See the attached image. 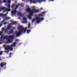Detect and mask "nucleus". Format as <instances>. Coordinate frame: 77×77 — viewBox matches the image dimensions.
<instances>
[{"label":"nucleus","instance_id":"8","mask_svg":"<svg viewBox=\"0 0 77 77\" xmlns=\"http://www.w3.org/2000/svg\"><path fill=\"white\" fill-rule=\"evenodd\" d=\"M6 63H2L1 64V67H3L4 66H6Z\"/></svg>","mask_w":77,"mask_h":77},{"label":"nucleus","instance_id":"50","mask_svg":"<svg viewBox=\"0 0 77 77\" xmlns=\"http://www.w3.org/2000/svg\"><path fill=\"white\" fill-rule=\"evenodd\" d=\"M44 9L43 8H40V9H41V10H42V9Z\"/></svg>","mask_w":77,"mask_h":77},{"label":"nucleus","instance_id":"21","mask_svg":"<svg viewBox=\"0 0 77 77\" xmlns=\"http://www.w3.org/2000/svg\"><path fill=\"white\" fill-rule=\"evenodd\" d=\"M11 11V9L10 8L8 9V11L7 12V13H8V12H10Z\"/></svg>","mask_w":77,"mask_h":77},{"label":"nucleus","instance_id":"31","mask_svg":"<svg viewBox=\"0 0 77 77\" xmlns=\"http://www.w3.org/2000/svg\"><path fill=\"white\" fill-rule=\"evenodd\" d=\"M6 21V19H4L3 21H2V23H3L4 22H5V21Z\"/></svg>","mask_w":77,"mask_h":77},{"label":"nucleus","instance_id":"9","mask_svg":"<svg viewBox=\"0 0 77 77\" xmlns=\"http://www.w3.org/2000/svg\"><path fill=\"white\" fill-rule=\"evenodd\" d=\"M10 48H11V46H10L8 47H6L5 48V50H8L9 49H10Z\"/></svg>","mask_w":77,"mask_h":77},{"label":"nucleus","instance_id":"36","mask_svg":"<svg viewBox=\"0 0 77 77\" xmlns=\"http://www.w3.org/2000/svg\"><path fill=\"white\" fill-rule=\"evenodd\" d=\"M26 7H27V8H30V7H29V5H26Z\"/></svg>","mask_w":77,"mask_h":77},{"label":"nucleus","instance_id":"48","mask_svg":"<svg viewBox=\"0 0 77 77\" xmlns=\"http://www.w3.org/2000/svg\"><path fill=\"white\" fill-rule=\"evenodd\" d=\"M18 41V39H16L15 40V41L16 42H17V41Z\"/></svg>","mask_w":77,"mask_h":77},{"label":"nucleus","instance_id":"35","mask_svg":"<svg viewBox=\"0 0 77 77\" xmlns=\"http://www.w3.org/2000/svg\"><path fill=\"white\" fill-rule=\"evenodd\" d=\"M31 9H34V8H35V6H34L31 7Z\"/></svg>","mask_w":77,"mask_h":77},{"label":"nucleus","instance_id":"1","mask_svg":"<svg viewBox=\"0 0 77 77\" xmlns=\"http://www.w3.org/2000/svg\"><path fill=\"white\" fill-rule=\"evenodd\" d=\"M14 36H15L14 35L8 36L7 35L5 36L4 35H2L1 37V38L4 39V40H7V44H10V43H12L13 42V40H11V39H14Z\"/></svg>","mask_w":77,"mask_h":77},{"label":"nucleus","instance_id":"29","mask_svg":"<svg viewBox=\"0 0 77 77\" xmlns=\"http://www.w3.org/2000/svg\"><path fill=\"white\" fill-rule=\"evenodd\" d=\"M37 2V1H34L33 2V3L34 4V3H36Z\"/></svg>","mask_w":77,"mask_h":77},{"label":"nucleus","instance_id":"46","mask_svg":"<svg viewBox=\"0 0 77 77\" xmlns=\"http://www.w3.org/2000/svg\"><path fill=\"white\" fill-rule=\"evenodd\" d=\"M40 0H37V2H40Z\"/></svg>","mask_w":77,"mask_h":77},{"label":"nucleus","instance_id":"24","mask_svg":"<svg viewBox=\"0 0 77 77\" xmlns=\"http://www.w3.org/2000/svg\"><path fill=\"white\" fill-rule=\"evenodd\" d=\"M10 19V17H7V18H6V19H5L6 20H9Z\"/></svg>","mask_w":77,"mask_h":77},{"label":"nucleus","instance_id":"22","mask_svg":"<svg viewBox=\"0 0 77 77\" xmlns=\"http://www.w3.org/2000/svg\"><path fill=\"white\" fill-rule=\"evenodd\" d=\"M35 20H36V19H33L32 20V23H34V21H35Z\"/></svg>","mask_w":77,"mask_h":77},{"label":"nucleus","instance_id":"53","mask_svg":"<svg viewBox=\"0 0 77 77\" xmlns=\"http://www.w3.org/2000/svg\"><path fill=\"white\" fill-rule=\"evenodd\" d=\"M32 0H31L30 2L32 3Z\"/></svg>","mask_w":77,"mask_h":77},{"label":"nucleus","instance_id":"52","mask_svg":"<svg viewBox=\"0 0 77 77\" xmlns=\"http://www.w3.org/2000/svg\"><path fill=\"white\" fill-rule=\"evenodd\" d=\"M9 54H10V55H12V53H9Z\"/></svg>","mask_w":77,"mask_h":77},{"label":"nucleus","instance_id":"26","mask_svg":"<svg viewBox=\"0 0 77 77\" xmlns=\"http://www.w3.org/2000/svg\"><path fill=\"white\" fill-rule=\"evenodd\" d=\"M39 17H44V16L42 15V14H40L39 15Z\"/></svg>","mask_w":77,"mask_h":77},{"label":"nucleus","instance_id":"6","mask_svg":"<svg viewBox=\"0 0 77 77\" xmlns=\"http://www.w3.org/2000/svg\"><path fill=\"white\" fill-rule=\"evenodd\" d=\"M34 13V14H36V13H39L40 12V10H38L34 9L33 11Z\"/></svg>","mask_w":77,"mask_h":77},{"label":"nucleus","instance_id":"17","mask_svg":"<svg viewBox=\"0 0 77 77\" xmlns=\"http://www.w3.org/2000/svg\"><path fill=\"white\" fill-rule=\"evenodd\" d=\"M17 23V22H13V24H14V25H16Z\"/></svg>","mask_w":77,"mask_h":77},{"label":"nucleus","instance_id":"51","mask_svg":"<svg viewBox=\"0 0 77 77\" xmlns=\"http://www.w3.org/2000/svg\"><path fill=\"white\" fill-rule=\"evenodd\" d=\"M20 17H23V15H22V14H21L20 15Z\"/></svg>","mask_w":77,"mask_h":77},{"label":"nucleus","instance_id":"14","mask_svg":"<svg viewBox=\"0 0 77 77\" xmlns=\"http://www.w3.org/2000/svg\"><path fill=\"white\" fill-rule=\"evenodd\" d=\"M30 23H29L28 25V29H30Z\"/></svg>","mask_w":77,"mask_h":77},{"label":"nucleus","instance_id":"28","mask_svg":"<svg viewBox=\"0 0 77 77\" xmlns=\"http://www.w3.org/2000/svg\"><path fill=\"white\" fill-rule=\"evenodd\" d=\"M45 13H46V12H45V11H43L42 13V14H45Z\"/></svg>","mask_w":77,"mask_h":77},{"label":"nucleus","instance_id":"37","mask_svg":"<svg viewBox=\"0 0 77 77\" xmlns=\"http://www.w3.org/2000/svg\"><path fill=\"white\" fill-rule=\"evenodd\" d=\"M23 20L25 21H27V20H26V18H23Z\"/></svg>","mask_w":77,"mask_h":77},{"label":"nucleus","instance_id":"25","mask_svg":"<svg viewBox=\"0 0 77 77\" xmlns=\"http://www.w3.org/2000/svg\"><path fill=\"white\" fill-rule=\"evenodd\" d=\"M3 51H1L0 52V55H2L3 54Z\"/></svg>","mask_w":77,"mask_h":77},{"label":"nucleus","instance_id":"39","mask_svg":"<svg viewBox=\"0 0 77 77\" xmlns=\"http://www.w3.org/2000/svg\"><path fill=\"white\" fill-rule=\"evenodd\" d=\"M4 3H6V0H3Z\"/></svg>","mask_w":77,"mask_h":77},{"label":"nucleus","instance_id":"20","mask_svg":"<svg viewBox=\"0 0 77 77\" xmlns=\"http://www.w3.org/2000/svg\"><path fill=\"white\" fill-rule=\"evenodd\" d=\"M19 6H20V3H18V5H16V6L17 7H19Z\"/></svg>","mask_w":77,"mask_h":77},{"label":"nucleus","instance_id":"12","mask_svg":"<svg viewBox=\"0 0 77 77\" xmlns=\"http://www.w3.org/2000/svg\"><path fill=\"white\" fill-rule=\"evenodd\" d=\"M14 7H15V4L13 3L12 5L11 6V8L13 9V8H14Z\"/></svg>","mask_w":77,"mask_h":77},{"label":"nucleus","instance_id":"58","mask_svg":"<svg viewBox=\"0 0 77 77\" xmlns=\"http://www.w3.org/2000/svg\"><path fill=\"white\" fill-rule=\"evenodd\" d=\"M1 11L2 10H0V12H1Z\"/></svg>","mask_w":77,"mask_h":77},{"label":"nucleus","instance_id":"55","mask_svg":"<svg viewBox=\"0 0 77 77\" xmlns=\"http://www.w3.org/2000/svg\"><path fill=\"white\" fill-rule=\"evenodd\" d=\"M6 31H7V29H6L5 30V32H6Z\"/></svg>","mask_w":77,"mask_h":77},{"label":"nucleus","instance_id":"38","mask_svg":"<svg viewBox=\"0 0 77 77\" xmlns=\"http://www.w3.org/2000/svg\"><path fill=\"white\" fill-rule=\"evenodd\" d=\"M18 7H17V6H16V8L14 10H17V9H18Z\"/></svg>","mask_w":77,"mask_h":77},{"label":"nucleus","instance_id":"34","mask_svg":"<svg viewBox=\"0 0 77 77\" xmlns=\"http://www.w3.org/2000/svg\"><path fill=\"white\" fill-rule=\"evenodd\" d=\"M8 3L10 4L11 3V1H10V0H8Z\"/></svg>","mask_w":77,"mask_h":77},{"label":"nucleus","instance_id":"33","mask_svg":"<svg viewBox=\"0 0 77 77\" xmlns=\"http://www.w3.org/2000/svg\"><path fill=\"white\" fill-rule=\"evenodd\" d=\"M5 53H9V51H5Z\"/></svg>","mask_w":77,"mask_h":77},{"label":"nucleus","instance_id":"5","mask_svg":"<svg viewBox=\"0 0 77 77\" xmlns=\"http://www.w3.org/2000/svg\"><path fill=\"white\" fill-rule=\"evenodd\" d=\"M21 33H22L21 31H19L17 33H16V36H17V37H19V36H20V35H21Z\"/></svg>","mask_w":77,"mask_h":77},{"label":"nucleus","instance_id":"30","mask_svg":"<svg viewBox=\"0 0 77 77\" xmlns=\"http://www.w3.org/2000/svg\"><path fill=\"white\" fill-rule=\"evenodd\" d=\"M5 7H3V8L1 10L2 11H3V10H5Z\"/></svg>","mask_w":77,"mask_h":77},{"label":"nucleus","instance_id":"42","mask_svg":"<svg viewBox=\"0 0 77 77\" xmlns=\"http://www.w3.org/2000/svg\"><path fill=\"white\" fill-rule=\"evenodd\" d=\"M7 14H8V13H6V14H5V17H6V16H7Z\"/></svg>","mask_w":77,"mask_h":77},{"label":"nucleus","instance_id":"47","mask_svg":"<svg viewBox=\"0 0 77 77\" xmlns=\"http://www.w3.org/2000/svg\"><path fill=\"white\" fill-rule=\"evenodd\" d=\"M13 46H14L13 45H11V46L10 47H13Z\"/></svg>","mask_w":77,"mask_h":77},{"label":"nucleus","instance_id":"10","mask_svg":"<svg viewBox=\"0 0 77 77\" xmlns=\"http://www.w3.org/2000/svg\"><path fill=\"white\" fill-rule=\"evenodd\" d=\"M14 30H10L9 31V34H12V33H14Z\"/></svg>","mask_w":77,"mask_h":77},{"label":"nucleus","instance_id":"27","mask_svg":"<svg viewBox=\"0 0 77 77\" xmlns=\"http://www.w3.org/2000/svg\"><path fill=\"white\" fill-rule=\"evenodd\" d=\"M23 23H27V21H26L25 20H23V22H22Z\"/></svg>","mask_w":77,"mask_h":77},{"label":"nucleus","instance_id":"7","mask_svg":"<svg viewBox=\"0 0 77 77\" xmlns=\"http://www.w3.org/2000/svg\"><path fill=\"white\" fill-rule=\"evenodd\" d=\"M17 11V10H13V11H11V13L13 15H15L16 14Z\"/></svg>","mask_w":77,"mask_h":77},{"label":"nucleus","instance_id":"60","mask_svg":"<svg viewBox=\"0 0 77 77\" xmlns=\"http://www.w3.org/2000/svg\"><path fill=\"white\" fill-rule=\"evenodd\" d=\"M0 27H1V26H0Z\"/></svg>","mask_w":77,"mask_h":77},{"label":"nucleus","instance_id":"15","mask_svg":"<svg viewBox=\"0 0 77 77\" xmlns=\"http://www.w3.org/2000/svg\"><path fill=\"white\" fill-rule=\"evenodd\" d=\"M26 11L28 12H30V8H27Z\"/></svg>","mask_w":77,"mask_h":77},{"label":"nucleus","instance_id":"45","mask_svg":"<svg viewBox=\"0 0 77 77\" xmlns=\"http://www.w3.org/2000/svg\"><path fill=\"white\" fill-rule=\"evenodd\" d=\"M5 47H6V45H3V47H4V48H5Z\"/></svg>","mask_w":77,"mask_h":77},{"label":"nucleus","instance_id":"41","mask_svg":"<svg viewBox=\"0 0 77 77\" xmlns=\"http://www.w3.org/2000/svg\"><path fill=\"white\" fill-rule=\"evenodd\" d=\"M10 50H11V51H12L13 50V48H11Z\"/></svg>","mask_w":77,"mask_h":77},{"label":"nucleus","instance_id":"56","mask_svg":"<svg viewBox=\"0 0 77 77\" xmlns=\"http://www.w3.org/2000/svg\"><path fill=\"white\" fill-rule=\"evenodd\" d=\"M0 60H2V59H1V58H0Z\"/></svg>","mask_w":77,"mask_h":77},{"label":"nucleus","instance_id":"44","mask_svg":"<svg viewBox=\"0 0 77 77\" xmlns=\"http://www.w3.org/2000/svg\"><path fill=\"white\" fill-rule=\"evenodd\" d=\"M8 9H6V10H5V12H6V11H8Z\"/></svg>","mask_w":77,"mask_h":77},{"label":"nucleus","instance_id":"19","mask_svg":"<svg viewBox=\"0 0 77 77\" xmlns=\"http://www.w3.org/2000/svg\"><path fill=\"white\" fill-rule=\"evenodd\" d=\"M24 4H23V3H22L21 5H20V6H21V7H23L24 6Z\"/></svg>","mask_w":77,"mask_h":77},{"label":"nucleus","instance_id":"11","mask_svg":"<svg viewBox=\"0 0 77 77\" xmlns=\"http://www.w3.org/2000/svg\"><path fill=\"white\" fill-rule=\"evenodd\" d=\"M16 44H17V42H14L13 43V46H14V47H15V46H16Z\"/></svg>","mask_w":77,"mask_h":77},{"label":"nucleus","instance_id":"40","mask_svg":"<svg viewBox=\"0 0 77 77\" xmlns=\"http://www.w3.org/2000/svg\"><path fill=\"white\" fill-rule=\"evenodd\" d=\"M46 0H41V1H45ZM51 1H54V0H51Z\"/></svg>","mask_w":77,"mask_h":77},{"label":"nucleus","instance_id":"54","mask_svg":"<svg viewBox=\"0 0 77 77\" xmlns=\"http://www.w3.org/2000/svg\"><path fill=\"white\" fill-rule=\"evenodd\" d=\"M2 15V14L1 13L0 14V15Z\"/></svg>","mask_w":77,"mask_h":77},{"label":"nucleus","instance_id":"32","mask_svg":"<svg viewBox=\"0 0 77 77\" xmlns=\"http://www.w3.org/2000/svg\"><path fill=\"white\" fill-rule=\"evenodd\" d=\"M2 30H3V31H4L5 30V28H2Z\"/></svg>","mask_w":77,"mask_h":77},{"label":"nucleus","instance_id":"23","mask_svg":"<svg viewBox=\"0 0 77 77\" xmlns=\"http://www.w3.org/2000/svg\"><path fill=\"white\" fill-rule=\"evenodd\" d=\"M8 8H11V5L10 4L8 5Z\"/></svg>","mask_w":77,"mask_h":77},{"label":"nucleus","instance_id":"43","mask_svg":"<svg viewBox=\"0 0 77 77\" xmlns=\"http://www.w3.org/2000/svg\"><path fill=\"white\" fill-rule=\"evenodd\" d=\"M6 24H7V23L6 22H5V23H4V25H6Z\"/></svg>","mask_w":77,"mask_h":77},{"label":"nucleus","instance_id":"4","mask_svg":"<svg viewBox=\"0 0 77 77\" xmlns=\"http://www.w3.org/2000/svg\"><path fill=\"white\" fill-rule=\"evenodd\" d=\"M34 13V11H32L31 12H30V14L29 15H28V17L29 19H30V20H32V16L33 15V14Z\"/></svg>","mask_w":77,"mask_h":77},{"label":"nucleus","instance_id":"49","mask_svg":"<svg viewBox=\"0 0 77 77\" xmlns=\"http://www.w3.org/2000/svg\"><path fill=\"white\" fill-rule=\"evenodd\" d=\"M0 6L1 5V3H3V2H0Z\"/></svg>","mask_w":77,"mask_h":77},{"label":"nucleus","instance_id":"13","mask_svg":"<svg viewBox=\"0 0 77 77\" xmlns=\"http://www.w3.org/2000/svg\"><path fill=\"white\" fill-rule=\"evenodd\" d=\"M29 12H32V11H33L35 9V8L33 9L32 10H31V8H29Z\"/></svg>","mask_w":77,"mask_h":77},{"label":"nucleus","instance_id":"59","mask_svg":"<svg viewBox=\"0 0 77 77\" xmlns=\"http://www.w3.org/2000/svg\"><path fill=\"white\" fill-rule=\"evenodd\" d=\"M14 29H15V27H14Z\"/></svg>","mask_w":77,"mask_h":77},{"label":"nucleus","instance_id":"16","mask_svg":"<svg viewBox=\"0 0 77 77\" xmlns=\"http://www.w3.org/2000/svg\"><path fill=\"white\" fill-rule=\"evenodd\" d=\"M26 32L27 33H29L30 32V29L29 30H28L27 31H26Z\"/></svg>","mask_w":77,"mask_h":77},{"label":"nucleus","instance_id":"18","mask_svg":"<svg viewBox=\"0 0 77 77\" xmlns=\"http://www.w3.org/2000/svg\"><path fill=\"white\" fill-rule=\"evenodd\" d=\"M11 29V26H8L7 27V29L8 30H9V29Z\"/></svg>","mask_w":77,"mask_h":77},{"label":"nucleus","instance_id":"2","mask_svg":"<svg viewBox=\"0 0 77 77\" xmlns=\"http://www.w3.org/2000/svg\"><path fill=\"white\" fill-rule=\"evenodd\" d=\"M18 30H20L19 31L21 32L22 33H25L26 32V30H27V28H23V26L21 25H19L18 26Z\"/></svg>","mask_w":77,"mask_h":77},{"label":"nucleus","instance_id":"57","mask_svg":"<svg viewBox=\"0 0 77 77\" xmlns=\"http://www.w3.org/2000/svg\"><path fill=\"white\" fill-rule=\"evenodd\" d=\"M2 2V1H1V0H0V2Z\"/></svg>","mask_w":77,"mask_h":77},{"label":"nucleus","instance_id":"3","mask_svg":"<svg viewBox=\"0 0 77 77\" xmlns=\"http://www.w3.org/2000/svg\"><path fill=\"white\" fill-rule=\"evenodd\" d=\"M44 20V18L43 17H42L41 18L39 17H36L35 18V20H36V23H37L38 24H39V22L41 21H42Z\"/></svg>","mask_w":77,"mask_h":77}]
</instances>
